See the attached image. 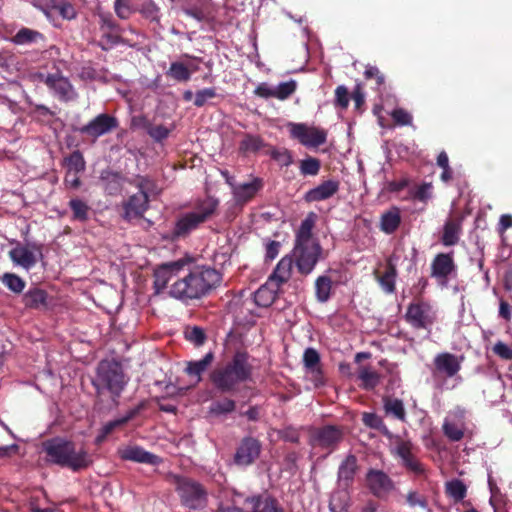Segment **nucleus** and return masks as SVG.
I'll list each match as a JSON object with an SVG mask.
<instances>
[{
	"mask_svg": "<svg viewBox=\"0 0 512 512\" xmlns=\"http://www.w3.org/2000/svg\"><path fill=\"white\" fill-rule=\"evenodd\" d=\"M222 282V275L210 266H194L188 273L175 281L170 288L171 297L189 301L201 299L209 295Z\"/></svg>",
	"mask_w": 512,
	"mask_h": 512,
	"instance_id": "f257e3e1",
	"label": "nucleus"
},
{
	"mask_svg": "<svg viewBox=\"0 0 512 512\" xmlns=\"http://www.w3.org/2000/svg\"><path fill=\"white\" fill-rule=\"evenodd\" d=\"M46 462L68 468L73 472L86 470L93 463L92 455L84 448H78L76 443L63 437L47 439L42 443Z\"/></svg>",
	"mask_w": 512,
	"mask_h": 512,
	"instance_id": "f03ea898",
	"label": "nucleus"
},
{
	"mask_svg": "<svg viewBox=\"0 0 512 512\" xmlns=\"http://www.w3.org/2000/svg\"><path fill=\"white\" fill-rule=\"evenodd\" d=\"M253 366L250 355L245 350H237L223 366L216 367L210 373V380L221 392H233L240 383L251 379Z\"/></svg>",
	"mask_w": 512,
	"mask_h": 512,
	"instance_id": "7ed1b4c3",
	"label": "nucleus"
},
{
	"mask_svg": "<svg viewBox=\"0 0 512 512\" xmlns=\"http://www.w3.org/2000/svg\"><path fill=\"white\" fill-rule=\"evenodd\" d=\"M218 208L217 198L208 196L197 200L191 210L179 214L170 231L169 239L171 241L186 239L193 231L211 220L217 214Z\"/></svg>",
	"mask_w": 512,
	"mask_h": 512,
	"instance_id": "20e7f679",
	"label": "nucleus"
},
{
	"mask_svg": "<svg viewBox=\"0 0 512 512\" xmlns=\"http://www.w3.org/2000/svg\"><path fill=\"white\" fill-rule=\"evenodd\" d=\"M123 367L116 360H102L96 369V376L92 381L98 395L104 391L111 394L112 400L119 398L127 385Z\"/></svg>",
	"mask_w": 512,
	"mask_h": 512,
	"instance_id": "39448f33",
	"label": "nucleus"
},
{
	"mask_svg": "<svg viewBox=\"0 0 512 512\" xmlns=\"http://www.w3.org/2000/svg\"><path fill=\"white\" fill-rule=\"evenodd\" d=\"M175 490L181 504L191 510L203 509L208 503V491L200 482L185 476H174Z\"/></svg>",
	"mask_w": 512,
	"mask_h": 512,
	"instance_id": "423d86ee",
	"label": "nucleus"
},
{
	"mask_svg": "<svg viewBox=\"0 0 512 512\" xmlns=\"http://www.w3.org/2000/svg\"><path fill=\"white\" fill-rule=\"evenodd\" d=\"M404 318L414 329H429L437 316L433 306L419 298L408 305Z\"/></svg>",
	"mask_w": 512,
	"mask_h": 512,
	"instance_id": "0eeeda50",
	"label": "nucleus"
},
{
	"mask_svg": "<svg viewBox=\"0 0 512 512\" xmlns=\"http://www.w3.org/2000/svg\"><path fill=\"white\" fill-rule=\"evenodd\" d=\"M119 126L118 119L108 113H101L82 126L72 125V131L77 132L95 143L98 138L111 133Z\"/></svg>",
	"mask_w": 512,
	"mask_h": 512,
	"instance_id": "6e6552de",
	"label": "nucleus"
},
{
	"mask_svg": "<svg viewBox=\"0 0 512 512\" xmlns=\"http://www.w3.org/2000/svg\"><path fill=\"white\" fill-rule=\"evenodd\" d=\"M151 182L147 178H141L137 183L139 192L131 195L127 201L123 203L124 214L126 220H132L143 217L149 207V197L147 190Z\"/></svg>",
	"mask_w": 512,
	"mask_h": 512,
	"instance_id": "1a4fd4ad",
	"label": "nucleus"
},
{
	"mask_svg": "<svg viewBox=\"0 0 512 512\" xmlns=\"http://www.w3.org/2000/svg\"><path fill=\"white\" fill-rule=\"evenodd\" d=\"M322 247L319 243L295 244L293 256L298 272L302 275L310 274L319 261Z\"/></svg>",
	"mask_w": 512,
	"mask_h": 512,
	"instance_id": "9d476101",
	"label": "nucleus"
},
{
	"mask_svg": "<svg viewBox=\"0 0 512 512\" xmlns=\"http://www.w3.org/2000/svg\"><path fill=\"white\" fill-rule=\"evenodd\" d=\"M344 439L342 427L335 425H325L317 428L311 436V444L326 450L327 453L335 451Z\"/></svg>",
	"mask_w": 512,
	"mask_h": 512,
	"instance_id": "9b49d317",
	"label": "nucleus"
},
{
	"mask_svg": "<svg viewBox=\"0 0 512 512\" xmlns=\"http://www.w3.org/2000/svg\"><path fill=\"white\" fill-rule=\"evenodd\" d=\"M289 127L291 136L306 147H319L326 142L327 134L323 129L303 123H290Z\"/></svg>",
	"mask_w": 512,
	"mask_h": 512,
	"instance_id": "f8f14e48",
	"label": "nucleus"
},
{
	"mask_svg": "<svg viewBox=\"0 0 512 512\" xmlns=\"http://www.w3.org/2000/svg\"><path fill=\"white\" fill-rule=\"evenodd\" d=\"M43 82L62 102L73 101L77 98V93L73 85L69 79L63 76L59 71L48 74Z\"/></svg>",
	"mask_w": 512,
	"mask_h": 512,
	"instance_id": "ddd939ff",
	"label": "nucleus"
},
{
	"mask_svg": "<svg viewBox=\"0 0 512 512\" xmlns=\"http://www.w3.org/2000/svg\"><path fill=\"white\" fill-rule=\"evenodd\" d=\"M462 360L463 356L458 357L450 352L437 354L433 359V376L441 375L446 378H453L461 370Z\"/></svg>",
	"mask_w": 512,
	"mask_h": 512,
	"instance_id": "4468645a",
	"label": "nucleus"
},
{
	"mask_svg": "<svg viewBox=\"0 0 512 512\" xmlns=\"http://www.w3.org/2000/svg\"><path fill=\"white\" fill-rule=\"evenodd\" d=\"M366 482L370 492L379 499L386 498L395 488L393 480L382 470L369 469Z\"/></svg>",
	"mask_w": 512,
	"mask_h": 512,
	"instance_id": "2eb2a0df",
	"label": "nucleus"
},
{
	"mask_svg": "<svg viewBox=\"0 0 512 512\" xmlns=\"http://www.w3.org/2000/svg\"><path fill=\"white\" fill-rule=\"evenodd\" d=\"M188 262L184 259L176 261L166 262L159 265L154 270V289L157 294L161 293L166 287L172 277L178 276V274L184 269Z\"/></svg>",
	"mask_w": 512,
	"mask_h": 512,
	"instance_id": "dca6fc26",
	"label": "nucleus"
},
{
	"mask_svg": "<svg viewBox=\"0 0 512 512\" xmlns=\"http://www.w3.org/2000/svg\"><path fill=\"white\" fill-rule=\"evenodd\" d=\"M415 450L416 448L411 441L398 439L396 442V455L401 459L402 466L415 475L420 476L425 473V468L418 460Z\"/></svg>",
	"mask_w": 512,
	"mask_h": 512,
	"instance_id": "f3484780",
	"label": "nucleus"
},
{
	"mask_svg": "<svg viewBox=\"0 0 512 512\" xmlns=\"http://www.w3.org/2000/svg\"><path fill=\"white\" fill-rule=\"evenodd\" d=\"M456 270L453 257L448 253L437 254L431 263V277L435 278L439 284L446 285L449 276Z\"/></svg>",
	"mask_w": 512,
	"mask_h": 512,
	"instance_id": "a211bd4d",
	"label": "nucleus"
},
{
	"mask_svg": "<svg viewBox=\"0 0 512 512\" xmlns=\"http://www.w3.org/2000/svg\"><path fill=\"white\" fill-rule=\"evenodd\" d=\"M261 444L253 437H245L234 455V462L239 466L251 465L260 455Z\"/></svg>",
	"mask_w": 512,
	"mask_h": 512,
	"instance_id": "6ab92c4d",
	"label": "nucleus"
},
{
	"mask_svg": "<svg viewBox=\"0 0 512 512\" xmlns=\"http://www.w3.org/2000/svg\"><path fill=\"white\" fill-rule=\"evenodd\" d=\"M99 27L102 32V40L109 46H115L124 43L121 36L122 28L117 23L111 14L99 15Z\"/></svg>",
	"mask_w": 512,
	"mask_h": 512,
	"instance_id": "aec40b11",
	"label": "nucleus"
},
{
	"mask_svg": "<svg viewBox=\"0 0 512 512\" xmlns=\"http://www.w3.org/2000/svg\"><path fill=\"white\" fill-rule=\"evenodd\" d=\"M122 460L133 461L157 466L162 463V458L156 454L146 451L140 446H127L118 451Z\"/></svg>",
	"mask_w": 512,
	"mask_h": 512,
	"instance_id": "412c9836",
	"label": "nucleus"
},
{
	"mask_svg": "<svg viewBox=\"0 0 512 512\" xmlns=\"http://www.w3.org/2000/svg\"><path fill=\"white\" fill-rule=\"evenodd\" d=\"M263 187L264 181L259 177H254L249 183L236 185L232 191L236 205L243 206L250 202Z\"/></svg>",
	"mask_w": 512,
	"mask_h": 512,
	"instance_id": "4be33fe9",
	"label": "nucleus"
},
{
	"mask_svg": "<svg viewBox=\"0 0 512 512\" xmlns=\"http://www.w3.org/2000/svg\"><path fill=\"white\" fill-rule=\"evenodd\" d=\"M340 183L338 180L329 179L323 181L318 186L308 190L303 199L307 203L320 202L334 196L339 190Z\"/></svg>",
	"mask_w": 512,
	"mask_h": 512,
	"instance_id": "5701e85b",
	"label": "nucleus"
},
{
	"mask_svg": "<svg viewBox=\"0 0 512 512\" xmlns=\"http://www.w3.org/2000/svg\"><path fill=\"white\" fill-rule=\"evenodd\" d=\"M358 470V460L357 457L353 454H349L346 458L341 462L338 468V483L343 488H349L353 482L355 475Z\"/></svg>",
	"mask_w": 512,
	"mask_h": 512,
	"instance_id": "b1692460",
	"label": "nucleus"
},
{
	"mask_svg": "<svg viewBox=\"0 0 512 512\" xmlns=\"http://www.w3.org/2000/svg\"><path fill=\"white\" fill-rule=\"evenodd\" d=\"M280 288L281 286L277 282H273V279H267L254 293L255 304L265 308L271 306L276 300Z\"/></svg>",
	"mask_w": 512,
	"mask_h": 512,
	"instance_id": "393cba45",
	"label": "nucleus"
},
{
	"mask_svg": "<svg viewBox=\"0 0 512 512\" xmlns=\"http://www.w3.org/2000/svg\"><path fill=\"white\" fill-rule=\"evenodd\" d=\"M397 275L396 265L391 259L386 261L384 272H380L378 270L374 271L375 279L386 294H392L395 292Z\"/></svg>",
	"mask_w": 512,
	"mask_h": 512,
	"instance_id": "a878e982",
	"label": "nucleus"
},
{
	"mask_svg": "<svg viewBox=\"0 0 512 512\" xmlns=\"http://www.w3.org/2000/svg\"><path fill=\"white\" fill-rule=\"evenodd\" d=\"M303 364L306 370L312 374L316 386L324 384L323 372L320 365V355L314 348H307L303 354Z\"/></svg>",
	"mask_w": 512,
	"mask_h": 512,
	"instance_id": "bb28decb",
	"label": "nucleus"
},
{
	"mask_svg": "<svg viewBox=\"0 0 512 512\" xmlns=\"http://www.w3.org/2000/svg\"><path fill=\"white\" fill-rule=\"evenodd\" d=\"M214 361V353L208 352L198 361H188L185 367V373L194 379V385L202 381V374Z\"/></svg>",
	"mask_w": 512,
	"mask_h": 512,
	"instance_id": "cd10ccee",
	"label": "nucleus"
},
{
	"mask_svg": "<svg viewBox=\"0 0 512 512\" xmlns=\"http://www.w3.org/2000/svg\"><path fill=\"white\" fill-rule=\"evenodd\" d=\"M252 504L251 512H282L278 500L272 495H257L246 498Z\"/></svg>",
	"mask_w": 512,
	"mask_h": 512,
	"instance_id": "c85d7f7f",
	"label": "nucleus"
},
{
	"mask_svg": "<svg viewBox=\"0 0 512 512\" xmlns=\"http://www.w3.org/2000/svg\"><path fill=\"white\" fill-rule=\"evenodd\" d=\"M100 182L109 195H116L122 190L123 176L120 172L106 169L100 174Z\"/></svg>",
	"mask_w": 512,
	"mask_h": 512,
	"instance_id": "c756f323",
	"label": "nucleus"
},
{
	"mask_svg": "<svg viewBox=\"0 0 512 512\" xmlns=\"http://www.w3.org/2000/svg\"><path fill=\"white\" fill-rule=\"evenodd\" d=\"M461 218H450L448 219L443 227V234L441 237V242L445 246H454L459 241V236L461 233Z\"/></svg>",
	"mask_w": 512,
	"mask_h": 512,
	"instance_id": "7c9ffc66",
	"label": "nucleus"
},
{
	"mask_svg": "<svg viewBox=\"0 0 512 512\" xmlns=\"http://www.w3.org/2000/svg\"><path fill=\"white\" fill-rule=\"evenodd\" d=\"M293 257L284 256L276 265L272 274L268 277V279H273V282H277L279 286H282L291 277L292 267H293Z\"/></svg>",
	"mask_w": 512,
	"mask_h": 512,
	"instance_id": "2f4dec72",
	"label": "nucleus"
},
{
	"mask_svg": "<svg viewBox=\"0 0 512 512\" xmlns=\"http://www.w3.org/2000/svg\"><path fill=\"white\" fill-rule=\"evenodd\" d=\"M401 224V214L398 207H391L382 213L379 228L386 234H393Z\"/></svg>",
	"mask_w": 512,
	"mask_h": 512,
	"instance_id": "473e14b6",
	"label": "nucleus"
},
{
	"mask_svg": "<svg viewBox=\"0 0 512 512\" xmlns=\"http://www.w3.org/2000/svg\"><path fill=\"white\" fill-rule=\"evenodd\" d=\"M11 260L29 270L37 263L36 255L27 247L18 246L9 252Z\"/></svg>",
	"mask_w": 512,
	"mask_h": 512,
	"instance_id": "72a5a7b5",
	"label": "nucleus"
},
{
	"mask_svg": "<svg viewBox=\"0 0 512 512\" xmlns=\"http://www.w3.org/2000/svg\"><path fill=\"white\" fill-rule=\"evenodd\" d=\"M48 294L45 290L40 288H33L28 290L23 295V303L26 308L41 309L47 307Z\"/></svg>",
	"mask_w": 512,
	"mask_h": 512,
	"instance_id": "f704fd0d",
	"label": "nucleus"
},
{
	"mask_svg": "<svg viewBox=\"0 0 512 512\" xmlns=\"http://www.w3.org/2000/svg\"><path fill=\"white\" fill-rule=\"evenodd\" d=\"M15 45H31L45 41V36L39 31L23 27L11 38Z\"/></svg>",
	"mask_w": 512,
	"mask_h": 512,
	"instance_id": "c9c22d12",
	"label": "nucleus"
},
{
	"mask_svg": "<svg viewBox=\"0 0 512 512\" xmlns=\"http://www.w3.org/2000/svg\"><path fill=\"white\" fill-rule=\"evenodd\" d=\"M315 225V214L310 213L302 222L296 233L295 244L319 243L312 236V229Z\"/></svg>",
	"mask_w": 512,
	"mask_h": 512,
	"instance_id": "e433bc0d",
	"label": "nucleus"
},
{
	"mask_svg": "<svg viewBox=\"0 0 512 512\" xmlns=\"http://www.w3.org/2000/svg\"><path fill=\"white\" fill-rule=\"evenodd\" d=\"M332 287L333 281L329 276L317 277L314 284L316 300L320 303L327 302L331 297Z\"/></svg>",
	"mask_w": 512,
	"mask_h": 512,
	"instance_id": "4c0bfd02",
	"label": "nucleus"
},
{
	"mask_svg": "<svg viewBox=\"0 0 512 512\" xmlns=\"http://www.w3.org/2000/svg\"><path fill=\"white\" fill-rule=\"evenodd\" d=\"M383 408L387 415H392L394 418L402 422L406 421V411L401 399L384 397Z\"/></svg>",
	"mask_w": 512,
	"mask_h": 512,
	"instance_id": "58836bf2",
	"label": "nucleus"
},
{
	"mask_svg": "<svg viewBox=\"0 0 512 512\" xmlns=\"http://www.w3.org/2000/svg\"><path fill=\"white\" fill-rule=\"evenodd\" d=\"M195 70L196 67L191 71L184 63L175 61L170 64L166 75L177 82H188L191 79L192 72Z\"/></svg>",
	"mask_w": 512,
	"mask_h": 512,
	"instance_id": "ea45409f",
	"label": "nucleus"
},
{
	"mask_svg": "<svg viewBox=\"0 0 512 512\" xmlns=\"http://www.w3.org/2000/svg\"><path fill=\"white\" fill-rule=\"evenodd\" d=\"M362 422L366 427L377 430L386 437H391V432L388 427L384 423L383 419L376 413L364 412L362 414Z\"/></svg>",
	"mask_w": 512,
	"mask_h": 512,
	"instance_id": "a19ab883",
	"label": "nucleus"
},
{
	"mask_svg": "<svg viewBox=\"0 0 512 512\" xmlns=\"http://www.w3.org/2000/svg\"><path fill=\"white\" fill-rule=\"evenodd\" d=\"M68 205L72 211L73 220H77L79 222L88 221L91 209L85 201L79 198H72Z\"/></svg>",
	"mask_w": 512,
	"mask_h": 512,
	"instance_id": "79ce46f5",
	"label": "nucleus"
},
{
	"mask_svg": "<svg viewBox=\"0 0 512 512\" xmlns=\"http://www.w3.org/2000/svg\"><path fill=\"white\" fill-rule=\"evenodd\" d=\"M265 146L266 144L260 136L245 134L239 143V151L243 154L256 153Z\"/></svg>",
	"mask_w": 512,
	"mask_h": 512,
	"instance_id": "37998d69",
	"label": "nucleus"
},
{
	"mask_svg": "<svg viewBox=\"0 0 512 512\" xmlns=\"http://www.w3.org/2000/svg\"><path fill=\"white\" fill-rule=\"evenodd\" d=\"M358 379L362 382V387L366 390H373L379 383L381 376L378 372L371 370L370 367H360Z\"/></svg>",
	"mask_w": 512,
	"mask_h": 512,
	"instance_id": "c03bdc74",
	"label": "nucleus"
},
{
	"mask_svg": "<svg viewBox=\"0 0 512 512\" xmlns=\"http://www.w3.org/2000/svg\"><path fill=\"white\" fill-rule=\"evenodd\" d=\"M446 494L451 497L454 502H461L467 495L466 485L458 479L448 481L445 485Z\"/></svg>",
	"mask_w": 512,
	"mask_h": 512,
	"instance_id": "a18cd8bd",
	"label": "nucleus"
},
{
	"mask_svg": "<svg viewBox=\"0 0 512 512\" xmlns=\"http://www.w3.org/2000/svg\"><path fill=\"white\" fill-rule=\"evenodd\" d=\"M66 171L81 173L86 168V162L83 154L79 150L73 151L68 157L64 159Z\"/></svg>",
	"mask_w": 512,
	"mask_h": 512,
	"instance_id": "49530a36",
	"label": "nucleus"
},
{
	"mask_svg": "<svg viewBox=\"0 0 512 512\" xmlns=\"http://www.w3.org/2000/svg\"><path fill=\"white\" fill-rule=\"evenodd\" d=\"M266 154L275 160L280 166L288 167L293 163L291 152L286 148L270 147Z\"/></svg>",
	"mask_w": 512,
	"mask_h": 512,
	"instance_id": "de8ad7c7",
	"label": "nucleus"
},
{
	"mask_svg": "<svg viewBox=\"0 0 512 512\" xmlns=\"http://www.w3.org/2000/svg\"><path fill=\"white\" fill-rule=\"evenodd\" d=\"M321 169V161L318 158L308 156L300 161L299 170L303 176H316Z\"/></svg>",
	"mask_w": 512,
	"mask_h": 512,
	"instance_id": "09e8293b",
	"label": "nucleus"
},
{
	"mask_svg": "<svg viewBox=\"0 0 512 512\" xmlns=\"http://www.w3.org/2000/svg\"><path fill=\"white\" fill-rule=\"evenodd\" d=\"M1 281L10 291L16 294L22 293L26 286V282L14 273L3 274Z\"/></svg>",
	"mask_w": 512,
	"mask_h": 512,
	"instance_id": "8fccbe9b",
	"label": "nucleus"
},
{
	"mask_svg": "<svg viewBox=\"0 0 512 512\" xmlns=\"http://www.w3.org/2000/svg\"><path fill=\"white\" fill-rule=\"evenodd\" d=\"M442 430L444 435L454 442H458L464 437V428L448 420L444 421Z\"/></svg>",
	"mask_w": 512,
	"mask_h": 512,
	"instance_id": "3c124183",
	"label": "nucleus"
},
{
	"mask_svg": "<svg viewBox=\"0 0 512 512\" xmlns=\"http://www.w3.org/2000/svg\"><path fill=\"white\" fill-rule=\"evenodd\" d=\"M236 403L232 399H224L222 401H215L211 404L209 412L213 415L219 416L222 414L231 413L235 410Z\"/></svg>",
	"mask_w": 512,
	"mask_h": 512,
	"instance_id": "603ef678",
	"label": "nucleus"
},
{
	"mask_svg": "<svg viewBox=\"0 0 512 512\" xmlns=\"http://www.w3.org/2000/svg\"><path fill=\"white\" fill-rule=\"evenodd\" d=\"M297 89V83L295 80H289L287 82L280 83L275 88V98L278 100L288 99Z\"/></svg>",
	"mask_w": 512,
	"mask_h": 512,
	"instance_id": "864d4df0",
	"label": "nucleus"
},
{
	"mask_svg": "<svg viewBox=\"0 0 512 512\" xmlns=\"http://www.w3.org/2000/svg\"><path fill=\"white\" fill-rule=\"evenodd\" d=\"M217 96V90L215 87H208L198 90L195 93L194 97V105L196 107H203L208 103L209 100L215 98Z\"/></svg>",
	"mask_w": 512,
	"mask_h": 512,
	"instance_id": "5fc2aeb1",
	"label": "nucleus"
},
{
	"mask_svg": "<svg viewBox=\"0 0 512 512\" xmlns=\"http://www.w3.org/2000/svg\"><path fill=\"white\" fill-rule=\"evenodd\" d=\"M185 338L194 345L201 346L206 341V334L201 327L194 326L186 329Z\"/></svg>",
	"mask_w": 512,
	"mask_h": 512,
	"instance_id": "6e6d98bb",
	"label": "nucleus"
},
{
	"mask_svg": "<svg viewBox=\"0 0 512 512\" xmlns=\"http://www.w3.org/2000/svg\"><path fill=\"white\" fill-rule=\"evenodd\" d=\"M146 130L148 135L155 140L156 142H161L162 140L166 139L169 134L170 130L165 127L164 125H151L148 124L146 126Z\"/></svg>",
	"mask_w": 512,
	"mask_h": 512,
	"instance_id": "4d7b16f0",
	"label": "nucleus"
},
{
	"mask_svg": "<svg viewBox=\"0 0 512 512\" xmlns=\"http://www.w3.org/2000/svg\"><path fill=\"white\" fill-rule=\"evenodd\" d=\"M391 117L396 125L409 126L412 124V115L403 108H396L391 112Z\"/></svg>",
	"mask_w": 512,
	"mask_h": 512,
	"instance_id": "13d9d810",
	"label": "nucleus"
},
{
	"mask_svg": "<svg viewBox=\"0 0 512 512\" xmlns=\"http://www.w3.org/2000/svg\"><path fill=\"white\" fill-rule=\"evenodd\" d=\"M114 10L116 15L123 20L128 19L133 12L130 0H115Z\"/></svg>",
	"mask_w": 512,
	"mask_h": 512,
	"instance_id": "bf43d9fd",
	"label": "nucleus"
},
{
	"mask_svg": "<svg viewBox=\"0 0 512 512\" xmlns=\"http://www.w3.org/2000/svg\"><path fill=\"white\" fill-rule=\"evenodd\" d=\"M140 12L144 18L150 21L158 22L160 20L159 7L153 1L143 4Z\"/></svg>",
	"mask_w": 512,
	"mask_h": 512,
	"instance_id": "052dcab7",
	"label": "nucleus"
},
{
	"mask_svg": "<svg viewBox=\"0 0 512 512\" xmlns=\"http://www.w3.org/2000/svg\"><path fill=\"white\" fill-rule=\"evenodd\" d=\"M54 10L64 19L71 20L76 17L74 6L68 2H60L54 6Z\"/></svg>",
	"mask_w": 512,
	"mask_h": 512,
	"instance_id": "680f3d73",
	"label": "nucleus"
},
{
	"mask_svg": "<svg viewBox=\"0 0 512 512\" xmlns=\"http://www.w3.org/2000/svg\"><path fill=\"white\" fill-rule=\"evenodd\" d=\"M492 351L502 360H512V347L502 341L496 342Z\"/></svg>",
	"mask_w": 512,
	"mask_h": 512,
	"instance_id": "e2e57ef3",
	"label": "nucleus"
},
{
	"mask_svg": "<svg viewBox=\"0 0 512 512\" xmlns=\"http://www.w3.org/2000/svg\"><path fill=\"white\" fill-rule=\"evenodd\" d=\"M336 105L342 109H346L349 105V92L345 86H338L335 90Z\"/></svg>",
	"mask_w": 512,
	"mask_h": 512,
	"instance_id": "0e129e2a",
	"label": "nucleus"
},
{
	"mask_svg": "<svg viewBox=\"0 0 512 512\" xmlns=\"http://www.w3.org/2000/svg\"><path fill=\"white\" fill-rule=\"evenodd\" d=\"M431 189L432 184L424 182L417 188L413 197L423 203H426L431 198Z\"/></svg>",
	"mask_w": 512,
	"mask_h": 512,
	"instance_id": "69168bd1",
	"label": "nucleus"
},
{
	"mask_svg": "<svg viewBox=\"0 0 512 512\" xmlns=\"http://www.w3.org/2000/svg\"><path fill=\"white\" fill-rule=\"evenodd\" d=\"M406 501L411 507L420 506L426 508L428 505L427 499L416 491H410L406 496Z\"/></svg>",
	"mask_w": 512,
	"mask_h": 512,
	"instance_id": "338daca9",
	"label": "nucleus"
},
{
	"mask_svg": "<svg viewBox=\"0 0 512 512\" xmlns=\"http://www.w3.org/2000/svg\"><path fill=\"white\" fill-rule=\"evenodd\" d=\"M366 79H375L377 87L384 84V75L375 66H367L364 72Z\"/></svg>",
	"mask_w": 512,
	"mask_h": 512,
	"instance_id": "774afa93",
	"label": "nucleus"
}]
</instances>
